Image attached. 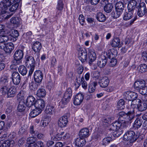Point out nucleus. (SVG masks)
<instances>
[{"instance_id": "1", "label": "nucleus", "mask_w": 147, "mask_h": 147, "mask_svg": "<svg viewBox=\"0 0 147 147\" xmlns=\"http://www.w3.org/2000/svg\"><path fill=\"white\" fill-rule=\"evenodd\" d=\"M118 121H116L112 124L111 129L116 132L118 136L120 135L123 133L121 128L122 124L125 123L126 121V113L124 112H120L118 114Z\"/></svg>"}, {"instance_id": "2", "label": "nucleus", "mask_w": 147, "mask_h": 147, "mask_svg": "<svg viewBox=\"0 0 147 147\" xmlns=\"http://www.w3.org/2000/svg\"><path fill=\"white\" fill-rule=\"evenodd\" d=\"M26 66L29 69V75L30 76L33 73L35 67V60L32 56H29L26 58Z\"/></svg>"}, {"instance_id": "3", "label": "nucleus", "mask_w": 147, "mask_h": 147, "mask_svg": "<svg viewBox=\"0 0 147 147\" xmlns=\"http://www.w3.org/2000/svg\"><path fill=\"white\" fill-rule=\"evenodd\" d=\"M138 138V136L136 135L134 131H129L124 135L123 139L125 140L128 141L130 142H133L136 140Z\"/></svg>"}, {"instance_id": "4", "label": "nucleus", "mask_w": 147, "mask_h": 147, "mask_svg": "<svg viewBox=\"0 0 147 147\" xmlns=\"http://www.w3.org/2000/svg\"><path fill=\"white\" fill-rule=\"evenodd\" d=\"M137 16L134 13V11L128 10V12H126L124 13L123 18L125 20H129L132 19L128 24V26H130L137 19Z\"/></svg>"}, {"instance_id": "5", "label": "nucleus", "mask_w": 147, "mask_h": 147, "mask_svg": "<svg viewBox=\"0 0 147 147\" xmlns=\"http://www.w3.org/2000/svg\"><path fill=\"white\" fill-rule=\"evenodd\" d=\"M138 95L135 92L127 91L124 92L123 97L124 99L130 101L137 98Z\"/></svg>"}, {"instance_id": "6", "label": "nucleus", "mask_w": 147, "mask_h": 147, "mask_svg": "<svg viewBox=\"0 0 147 147\" xmlns=\"http://www.w3.org/2000/svg\"><path fill=\"white\" fill-rule=\"evenodd\" d=\"M42 48L41 44L39 42L36 41L34 42L32 45V49L36 53L37 57L38 58L40 55V51Z\"/></svg>"}, {"instance_id": "7", "label": "nucleus", "mask_w": 147, "mask_h": 147, "mask_svg": "<svg viewBox=\"0 0 147 147\" xmlns=\"http://www.w3.org/2000/svg\"><path fill=\"white\" fill-rule=\"evenodd\" d=\"M109 80L107 76L102 77L100 79L98 83L100 87L102 88H105L107 87L109 83Z\"/></svg>"}, {"instance_id": "8", "label": "nucleus", "mask_w": 147, "mask_h": 147, "mask_svg": "<svg viewBox=\"0 0 147 147\" xmlns=\"http://www.w3.org/2000/svg\"><path fill=\"white\" fill-rule=\"evenodd\" d=\"M138 15L140 17L143 16L145 14H146V6L145 3L142 2L140 3L138 7Z\"/></svg>"}, {"instance_id": "9", "label": "nucleus", "mask_w": 147, "mask_h": 147, "mask_svg": "<svg viewBox=\"0 0 147 147\" xmlns=\"http://www.w3.org/2000/svg\"><path fill=\"white\" fill-rule=\"evenodd\" d=\"M34 76L35 82L40 83L41 82L43 78L42 72L40 70H36L34 73Z\"/></svg>"}, {"instance_id": "10", "label": "nucleus", "mask_w": 147, "mask_h": 147, "mask_svg": "<svg viewBox=\"0 0 147 147\" xmlns=\"http://www.w3.org/2000/svg\"><path fill=\"white\" fill-rule=\"evenodd\" d=\"M84 98V94L81 93L77 94L74 98V103L75 105H79L82 102Z\"/></svg>"}, {"instance_id": "11", "label": "nucleus", "mask_w": 147, "mask_h": 147, "mask_svg": "<svg viewBox=\"0 0 147 147\" xmlns=\"http://www.w3.org/2000/svg\"><path fill=\"white\" fill-rule=\"evenodd\" d=\"M68 123L67 117V116H63L61 117L58 121V126L61 127H65Z\"/></svg>"}, {"instance_id": "12", "label": "nucleus", "mask_w": 147, "mask_h": 147, "mask_svg": "<svg viewBox=\"0 0 147 147\" xmlns=\"http://www.w3.org/2000/svg\"><path fill=\"white\" fill-rule=\"evenodd\" d=\"M34 106L35 108H37L42 111L45 107V102L42 99H38L35 101Z\"/></svg>"}, {"instance_id": "13", "label": "nucleus", "mask_w": 147, "mask_h": 147, "mask_svg": "<svg viewBox=\"0 0 147 147\" xmlns=\"http://www.w3.org/2000/svg\"><path fill=\"white\" fill-rule=\"evenodd\" d=\"M88 56L89 60L88 63L89 65H91L96 58V54L93 50L91 49H88Z\"/></svg>"}, {"instance_id": "14", "label": "nucleus", "mask_w": 147, "mask_h": 147, "mask_svg": "<svg viewBox=\"0 0 147 147\" xmlns=\"http://www.w3.org/2000/svg\"><path fill=\"white\" fill-rule=\"evenodd\" d=\"M12 78L13 82L14 84L17 85L19 84L21 79L20 75L18 72H13L12 74Z\"/></svg>"}, {"instance_id": "15", "label": "nucleus", "mask_w": 147, "mask_h": 147, "mask_svg": "<svg viewBox=\"0 0 147 147\" xmlns=\"http://www.w3.org/2000/svg\"><path fill=\"white\" fill-rule=\"evenodd\" d=\"M78 58L82 62H85L87 58V53L86 51L84 49L81 50L79 52Z\"/></svg>"}, {"instance_id": "16", "label": "nucleus", "mask_w": 147, "mask_h": 147, "mask_svg": "<svg viewBox=\"0 0 147 147\" xmlns=\"http://www.w3.org/2000/svg\"><path fill=\"white\" fill-rule=\"evenodd\" d=\"M130 110L126 113V121L129 122L132 120L135 117V110L131 108Z\"/></svg>"}, {"instance_id": "17", "label": "nucleus", "mask_w": 147, "mask_h": 147, "mask_svg": "<svg viewBox=\"0 0 147 147\" xmlns=\"http://www.w3.org/2000/svg\"><path fill=\"white\" fill-rule=\"evenodd\" d=\"M90 135L88 129L87 128H84L81 129L79 132V136L81 138H86Z\"/></svg>"}, {"instance_id": "18", "label": "nucleus", "mask_w": 147, "mask_h": 147, "mask_svg": "<svg viewBox=\"0 0 147 147\" xmlns=\"http://www.w3.org/2000/svg\"><path fill=\"white\" fill-rule=\"evenodd\" d=\"M35 99L32 96H29L27 98L26 105L28 107H31L33 105H34Z\"/></svg>"}, {"instance_id": "19", "label": "nucleus", "mask_w": 147, "mask_h": 147, "mask_svg": "<svg viewBox=\"0 0 147 147\" xmlns=\"http://www.w3.org/2000/svg\"><path fill=\"white\" fill-rule=\"evenodd\" d=\"M137 3L135 0H130L127 6L128 10L134 11L136 7Z\"/></svg>"}, {"instance_id": "20", "label": "nucleus", "mask_w": 147, "mask_h": 147, "mask_svg": "<svg viewBox=\"0 0 147 147\" xmlns=\"http://www.w3.org/2000/svg\"><path fill=\"white\" fill-rule=\"evenodd\" d=\"M145 83V82L144 80L137 81L135 82L134 86L135 89L139 90L144 86Z\"/></svg>"}, {"instance_id": "21", "label": "nucleus", "mask_w": 147, "mask_h": 147, "mask_svg": "<svg viewBox=\"0 0 147 147\" xmlns=\"http://www.w3.org/2000/svg\"><path fill=\"white\" fill-rule=\"evenodd\" d=\"M24 56L23 51L21 50H16L13 55L14 58L16 59H19L21 60L23 58Z\"/></svg>"}, {"instance_id": "22", "label": "nucleus", "mask_w": 147, "mask_h": 147, "mask_svg": "<svg viewBox=\"0 0 147 147\" xmlns=\"http://www.w3.org/2000/svg\"><path fill=\"white\" fill-rule=\"evenodd\" d=\"M85 143L86 141L84 138L80 137L76 138L75 141L76 146L78 147L83 146L85 145Z\"/></svg>"}, {"instance_id": "23", "label": "nucleus", "mask_w": 147, "mask_h": 147, "mask_svg": "<svg viewBox=\"0 0 147 147\" xmlns=\"http://www.w3.org/2000/svg\"><path fill=\"white\" fill-rule=\"evenodd\" d=\"M55 108L54 107L49 105L47 106L45 112L49 116L53 115L55 112Z\"/></svg>"}, {"instance_id": "24", "label": "nucleus", "mask_w": 147, "mask_h": 147, "mask_svg": "<svg viewBox=\"0 0 147 147\" xmlns=\"http://www.w3.org/2000/svg\"><path fill=\"white\" fill-rule=\"evenodd\" d=\"M19 36L18 32L16 30H14L12 31V32L9 35L10 37V40L12 42L16 41V38Z\"/></svg>"}, {"instance_id": "25", "label": "nucleus", "mask_w": 147, "mask_h": 147, "mask_svg": "<svg viewBox=\"0 0 147 147\" xmlns=\"http://www.w3.org/2000/svg\"><path fill=\"white\" fill-rule=\"evenodd\" d=\"M141 102V100L138 99H136L132 100L131 102L130 105H129V108H131V109H134V108L136 107V106L138 107V105H139Z\"/></svg>"}, {"instance_id": "26", "label": "nucleus", "mask_w": 147, "mask_h": 147, "mask_svg": "<svg viewBox=\"0 0 147 147\" xmlns=\"http://www.w3.org/2000/svg\"><path fill=\"white\" fill-rule=\"evenodd\" d=\"M107 61V58L104 57L98 61L97 64L100 68H103L106 65Z\"/></svg>"}, {"instance_id": "27", "label": "nucleus", "mask_w": 147, "mask_h": 147, "mask_svg": "<svg viewBox=\"0 0 147 147\" xmlns=\"http://www.w3.org/2000/svg\"><path fill=\"white\" fill-rule=\"evenodd\" d=\"M42 111L37 108L33 109L30 113V115L32 117L34 118L40 114Z\"/></svg>"}, {"instance_id": "28", "label": "nucleus", "mask_w": 147, "mask_h": 147, "mask_svg": "<svg viewBox=\"0 0 147 147\" xmlns=\"http://www.w3.org/2000/svg\"><path fill=\"white\" fill-rule=\"evenodd\" d=\"M16 92V90L15 88L12 87H9L7 96V97H13L15 96Z\"/></svg>"}, {"instance_id": "29", "label": "nucleus", "mask_w": 147, "mask_h": 147, "mask_svg": "<svg viewBox=\"0 0 147 147\" xmlns=\"http://www.w3.org/2000/svg\"><path fill=\"white\" fill-rule=\"evenodd\" d=\"M96 82H94L90 83L89 85L88 91L90 93H93L94 92L96 88V86L97 85Z\"/></svg>"}, {"instance_id": "30", "label": "nucleus", "mask_w": 147, "mask_h": 147, "mask_svg": "<svg viewBox=\"0 0 147 147\" xmlns=\"http://www.w3.org/2000/svg\"><path fill=\"white\" fill-rule=\"evenodd\" d=\"M0 85L1 86H9L8 83V78L6 76L2 77L0 79Z\"/></svg>"}, {"instance_id": "31", "label": "nucleus", "mask_w": 147, "mask_h": 147, "mask_svg": "<svg viewBox=\"0 0 147 147\" xmlns=\"http://www.w3.org/2000/svg\"><path fill=\"white\" fill-rule=\"evenodd\" d=\"M72 91L71 88H68L64 94V99H67L68 100L71 98L72 96Z\"/></svg>"}, {"instance_id": "32", "label": "nucleus", "mask_w": 147, "mask_h": 147, "mask_svg": "<svg viewBox=\"0 0 147 147\" xmlns=\"http://www.w3.org/2000/svg\"><path fill=\"white\" fill-rule=\"evenodd\" d=\"M14 49V45L12 43H8L6 44L4 51L6 53H10Z\"/></svg>"}, {"instance_id": "33", "label": "nucleus", "mask_w": 147, "mask_h": 147, "mask_svg": "<svg viewBox=\"0 0 147 147\" xmlns=\"http://www.w3.org/2000/svg\"><path fill=\"white\" fill-rule=\"evenodd\" d=\"M111 46L114 47H120L121 46L120 44V39L117 38L114 39L111 43Z\"/></svg>"}, {"instance_id": "34", "label": "nucleus", "mask_w": 147, "mask_h": 147, "mask_svg": "<svg viewBox=\"0 0 147 147\" xmlns=\"http://www.w3.org/2000/svg\"><path fill=\"white\" fill-rule=\"evenodd\" d=\"M96 18L97 20L101 22H104L106 20V17L105 15L102 13H97L96 15Z\"/></svg>"}, {"instance_id": "35", "label": "nucleus", "mask_w": 147, "mask_h": 147, "mask_svg": "<svg viewBox=\"0 0 147 147\" xmlns=\"http://www.w3.org/2000/svg\"><path fill=\"white\" fill-rule=\"evenodd\" d=\"M46 94V91L43 88H40L37 90L36 93L37 96L39 97H44Z\"/></svg>"}, {"instance_id": "36", "label": "nucleus", "mask_w": 147, "mask_h": 147, "mask_svg": "<svg viewBox=\"0 0 147 147\" xmlns=\"http://www.w3.org/2000/svg\"><path fill=\"white\" fill-rule=\"evenodd\" d=\"M142 121L139 118L137 119L135 121L133 127L135 129H137L139 128L142 124Z\"/></svg>"}, {"instance_id": "37", "label": "nucleus", "mask_w": 147, "mask_h": 147, "mask_svg": "<svg viewBox=\"0 0 147 147\" xmlns=\"http://www.w3.org/2000/svg\"><path fill=\"white\" fill-rule=\"evenodd\" d=\"M25 102L21 100L19 103L18 107V110L20 112H22L24 111L26 108Z\"/></svg>"}, {"instance_id": "38", "label": "nucleus", "mask_w": 147, "mask_h": 147, "mask_svg": "<svg viewBox=\"0 0 147 147\" xmlns=\"http://www.w3.org/2000/svg\"><path fill=\"white\" fill-rule=\"evenodd\" d=\"M124 4L121 1L117 2L115 5V9L123 12V10Z\"/></svg>"}, {"instance_id": "39", "label": "nucleus", "mask_w": 147, "mask_h": 147, "mask_svg": "<svg viewBox=\"0 0 147 147\" xmlns=\"http://www.w3.org/2000/svg\"><path fill=\"white\" fill-rule=\"evenodd\" d=\"M10 87V86H1L0 92L4 96L7 95Z\"/></svg>"}, {"instance_id": "40", "label": "nucleus", "mask_w": 147, "mask_h": 147, "mask_svg": "<svg viewBox=\"0 0 147 147\" xmlns=\"http://www.w3.org/2000/svg\"><path fill=\"white\" fill-rule=\"evenodd\" d=\"M113 8V5L111 3H109L106 5L104 6V10L107 13H109L112 11Z\"/></svg>"}, {"instance_id": "41", "label": "nucleus", "mask_w": 147, "mask_h": 147, "mask_svg": "<svg viewBox=\"0 0 147 147\" xmlns=\"http://www.w3.org/2000/svg\"><path fill=\"white\" fill-rule=\"evenodd\" d=\"M147 108V104L145 102L141 103L138 105V109L140 111H142L145 110Z\"/></svg>"}, {"instance_id": "42", "label": "nucleus", "mask_w": 147, "mask_h": 147, "mask_svg": "<svg viewBox=\"0 0 147 147\" xmlns=\"http://www.w3.org/2000/svg\"><path fill=\"white\" fill-rule=\"evenodd\" d=\"M19 72L22 75H25L27 73L26 68L24 65L20 66L18 69Z\"/></svg>"}, {"instance_id": "43", "label": "nucleus", "mask_w": 147, "mask_h": 147, "mask_svg": "<svg viewBox=\"0 0 147 147\" xmlns=\"http://www.w3.org/2000/svg\"><path fill=\"white\" fill-rule=\"evenodd\" d=\"M30 147H44V143L42 141L39 140L36 142L34 144H31Z\"/></svg>"}, {"instance_id": "44", "label": "nucleus", "mask_w": 147, "mask_h": 147, "mask_svg": "<svg viewBox=\"0 0 147 147\" xmlns=\"http://www.w3.org/2000/svg\"><path fill=\"white\" fill-rule=\"evenodd\" d=\"M122 12L115 9V11L112 12V16L114 18H119L122 13Z\"/></svg>"}, {"instance_id": "45", "label": "nucleus", "mask_w": 147, "mask_h": 147, "mask_svg": "<svg viewBox=\"0 0 147 147\" xmlns=\"http://www.w3.org/2000/svg\"><path fill=\"white\" fill-rule=\"evenodd\" d=\"M138 69L140 72H145L147 71V66L144 64H141L138 67Z\"/></svg>"}, {"instance_id": "46", "label": "nucleus", "mask_w": 147, "mask_h": 147, "mask_svg": "<svg viewBox=\"0 0 147 147\" xmlns=\"http://www.w3.org/2000/svg\"><path fill=\"white\" fill-rule=\"evenodd\" d=\"M109 55L110 56L109 57L110 59H111V61H110L111 65L112 66H114L117 63L116 59L114 58V57L115 56V55L111 53Z\"/></svg>"}, {"instance_id": "47", "label": "nucleus", "mask_w": 147, "mask_h": 147, "mask_svg": "<svg viewBox=\"0 0 147 147\" xmlns=\"http://www.w3.org/2000/svg\"><path fill=\"white\" fill-rule=\"evenodd\" d=\"M14 144V141L13 140H7L4 141L3 143L4 145H5L7 147H9L10 146H12Z\"/></svg>"}, {"instance_id": "48", "label": "nucleus", "mask_w": 147, "mask_h": 147, "mask_svg": "<svg viewBox=\"0 0 147 147\" xmlns=\"http://www.w3.org/2000/svg\"><path fill=\"white\" fill-rule=\"evenodd\" d=\"M20 19L18 17H13L10 20V22L11 23L14 24H18L20 22Z\"/></svg>"}, {"instance_id": "49", "label": "nucleus", "mask_w": 147, "mask_h": 147, "mask_svg": "<svg viewBox=\"0 0 147 147\" xmlns=\"http://www.w3.org/2000/svg\"><path fill=\"white\" fill-rule=\"evenodd\" d=\"M36 140V138L34 137H30L27 139V141L29 144L28 147L31 144H34Z\"/></svg>"}, {"instance_id": "50", "label": "nucleus", "mask_w": 147, "mask_h": 147, "mask_svg": "<svg viewBox=\"0 0 147 147\" xmlns=\"http://www.w3.org/2000/svg\"><path fill=\"white\" fill-rule=\"evenodd\" d=\"M64 7V4L62 0H58L56 7L57 9L59 11L63 10Z\"/></svg>"}, {"instance_id": "51", "label": "nucleus", "mask_w": 147, "mask_h": 147, "mask_svg": "<svg viewBox=\"0 0 147 147\" xmlns=\"http://www.w3.org/2000/svg\"><path fill=\"white\" fill-rule=\"evenodd\" d=\"M61 135L62 140H67L70 137V134L69 133L64 131L61 133Z\"/></svg>"}, {"instance_id": "52", "label": "nucleus", "mask_w": 147, "mask_h": 147, "mask_svg": "<svg viewBox=\"0 0 147 147\" xmlns=\"http://www.w3.org/2000/svg\"><path fill=\"white\" fill-rule=\"evenodd\" d=\"M38 86V84L32 82L29 84V87L31 90H35L37 88Z\"/></svg>"}, {"instance_id": "53", "label": "nucleus", "mask_w": 147, "mask_h": 147, "mask_svg": "<svg viewBox=\"0 0 147 147\" xmlns=\"http://www.w3.org/2000/svg\"><path fill=\"white\" fill-rule=\"evenodd\" d=\"M11 6L10 7L9 10L11 12H13L17 9L18 6V4L12 3H11Z\"/></svg>"}, {"instance_id": "54", "label": "nucleus", "mask_w": 147, "mask_h": 147, "mask_svg": "<svg viewBox=\"0 0 147 147\" xmlns=\"http://www.w3.org/2000/svg\"><path fill=\"white\" fill-rule=\"evenodd\" d=\"M80 80H79L80 81V83H81L82 86L84 89H86L87 86V84L85 81L84 77L80 78Z\"/></svg>"}, {"instance_id": "55", "label": "nucleus", "mask_w": 147, "mask_h": 147, "mask_svg": "<svg viewBox=\"0 0 147 147\" xmlns=\"http://www.w3.org/2000/svg\"><path fill=\"white\" fill-rule=\"evenodd\" d=\"M47 120V118H44L42 120L40 123V125L42 127H45L48 125L49 121Z\"/></svg>"}, {"instance_id": "56", "label": "nucleus", "mask_w": 147, "mask_h": 147, "mask_svg": "<svg viewBox=\"0 0 147 147\" xmlns=\"http://www.w3.org/2000/svg\"><path fill=\"white\" fill-rule=\"evenodd\" d=\"M112 140V138L110 137L105 138L103 140L102 144L103 145H106L109 143Z\"/></svg>"}, {"instance_id": "57", "label": "nucleus", "mask_w": 147, "mask_h": 147, "mask_svg": "<svg viewBox=\"0 0 147 147\" xmlns=\"http://www.w3.org/2000/svg\"><path fill=\"white\" fill-rule=\"evenodd\" d=\"M9 39L10 40L9 36H7L5 35L0 36V42H7Z\"/></svg>"}, {"instance_id": "58", "label": "nucleus", "mask_w": 147, "mask_h": 147, "mask_svg": "<svg viewBox=\"0 0 147 147\" xmlns=\"http://www.w3.org/2000/svg\"><path fill=\"white\" fill-rule=\"evenodd\" d=\"M102 77H101L100 73L98 71H95L93 73V78H95V80H100L101 78Z\"/></svg>"}, {"instance_id": "59", "label": "nucleus", "mask_w": 147, "mask_h": 147, "mask_svg": "<svg viewBox=\"0 0 147 147\" xmlns=\"http://www.w3.org/2000/svg\"><path fill=\"white\" fill-rule=\"evenodd\" d=\"M125 105V102L124 100L121 99L119 100L117 103V107L118 108H121L123 109V107H124Z\"/></svg>"}, {"instance_id": "60", "label": "nucleus", "mask_w": 147, "mask_h": 147, "mask_svg": "<svg viewBox=\"0 0 147 147\" xmlns=\"http://www.w3.org/2000/svg\"><path fill=\"white\" fill-rule=\"evenodd\" d=\"M11 63L12 65H16L21 64L22 61L20 60L14 58V59L11 61Z\"/></svg>"}, {"instance_id": "61", "label": "nucleus", "mask_w": 147, "mask_h": 147, "mask_svg": "<svg viewBox=\"0 0 147 147\" xmlns=\"http://www.w3.org/2000/svg\"><path fill=\"white\" fill-rule=\"evenodd\" d=\"M139 92L142 94H147V87L146 86H143L139 90Z\"/></svg>"}, {"instance_id": "62", "label": "nucleus", "mask_w": 147, "mask_h": 147, "mask_svg": "<svg viewBox=\"0 0 147 147\" xmlns=\"http://www.w3.org/2000/svg\"><path fill=\"white\" fill-rule=\"evenodd\" d=\"M32 33L31 31H29L26 33V34H24V37L27 40H30L31 39V36L32 35Z\"/></svg>"}, {"instance_id": "63", "label": "nucleus", "mask_w": 147, "mask_h": 147, "mask_svg": "<svg viewBox=\"0 0 147 147\" xmlns=\"http://www.w3.org/2000/svg\"><path fill=\"white\" fill-rule=\"evenodd\" d=\"M79 20L80 24L82 26L84 25L85 24L84 18L83 15H80L79 17Z\"/></svg>"}, {"instance_id": "64", "label": "nucleus", "mask_w": 147, "mask_h": 147, "mask_svg": "<svg viewBox=\"0 0 147 147\" xmlns=\"http://www.w3.org/2000/svg\"><path fill=\"white\" fill-rule=\"evenodd\" d=\"M142 58L145 62H147V50L146 51L142 53Z\"/></svg>"}]
</instances>
